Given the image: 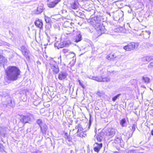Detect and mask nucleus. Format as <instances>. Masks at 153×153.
I'll use <instances>...</instances> for the list:
<instances>
[{
  "mask_svg": "<svg viewBox=\"0 0 153 153\" xmlns=\"http://www.w3.org/2000/svg\"><path fill=\"white\" fill-rule=\"evenodd\" d=\"M88 22L96 29L98 36L101 35L106 31L104 26L101 24V20L99 17H94L89 20Z\"/></svg>",
  "mask_w": 153,
  "mask_h": 153,
  "instance_id": "obj_1",
  "label": "nucleus"
},
{
  "mask_svg": "<svg viewBox=\"0 0 153 153\" xmlns=\"http://www.w3.org/2000/svg\"><path fill=\"white\" fill-rule=\"evenodd\" d=\"M7 78L12 81L16 80L19 75V70L15 66H9L6 70Z\"/></svg>",
  "mask_w": 153,
  "mask_h": 153,
  "instance_id": "obj_2",
  "label": "nucleus"
},
{
  "mask_svg": "<svg viewBox=\"0 0 153 153\" xmlns=\"http://www.w3.org/2000/svg\"><path fill=\"white\" fill-rule=\"evenodd\" d=\"M49 62L50 68L53 73L56 74H57L59 70L58 66L57 65L56 62L52 58L50 59Z\"/></svg>",
  "mask_w": 153,
  "mask_h": 153,
  "instance_id": "obj_3",
  "label": "nucleus"
},
{
  "mask_svg": "<svg viewBox=\"0 0 153 153\" xmlns=\"http://www.w3.org/2000/svg\"><path fill=\"white\" fill-rule=\"evenodd\" d=\"M21 51L27 60H29L30 59V53L26 44H25L21 47Z\"/></svg>",
  "mask_w": 153,
  "mask_h": 153,
  "instance_id": "obj_4",
  "label": "nucleus"
},
{
  "mask_svg": "<svg viewBox=\"0 0 153 153\" xmlns=\"http://www.w3.org/2000/svg\"><path fill=\"white\" fill-rule=\"evenodd\" d=\"M139 44L137 43H130L124 47L123 49L127 51H131L135 48H137Z\"/></svg>",
  "mask_w": 153,
  "mask_h": 153,
  "instance_id": "obj_5",
  "label": "nucleus"
},
{
  "mask_svg": "<svg viewBox=\"0 0 153 153\" xmlns=\"http://www.w3.org/2000/svg\"><path fill=\"white\" fill-rule=\"evenodd\" d=\"M75 128L78 129L77 133L78 136L80 137H85L86 135L83 132V129L80 124H78L76 126Z\"/></svg>",
  "mask_w": 153,
  "mask_h": 153,
  "instance_id": "obj_6",
  "label": "nucleus"
},
{
  "mask_svg": "<svg viewBox=\"0 0 153 153\" xmlns=\"http://www.w3.org/2000/svg\"><path fill=\"white\" fill-rule=\"evenodd\" d=\"M121 56L119 54V53L116 52L115 53H111L108 55L106 58L108 60H114V59H120L121 58Z\"/></svg>",
  "mask_w": 153,
  "mask_h": 153,
  "instance_id": "obj_7",
  "label": "nucleus"
},
{
  "mask_svg": "<svg viewBox=\"0 0 153 153\" xmlns=\"http://www.w3.org/2000/svg\"><path fill=\"white\" fill-rule=\"evenodd\" d=\"M20 122H21L22 123L23 126L25 123H28L30 120V118L28 116L20 115Z\"/></svg>",
  "mask_w": 153,
  "mask_h": 153,
  "instance_id": "obj_8",
  "label": "nucleus"
},
{
  "mask_svg": "<svg viewBox=\"0 0 153 153\" xmlns=\"http://www.w3.org/2000/svg\"><path fill=\"white\" fill-rule=\"evenodd\" d=\"M94 150L95 153H98L100 151V149L102 147V143H98L96 142L95 143L94 145Z\"/></svg>",
  "mask_w": 153,
  "mask_h": 153,
  "instance_id": "obj_9",
  "label": "nucleus"
},
{
  "mask_svg": "<svg viewBox=\"0 0 153 153\" xmlns=\"http://www.w3.org/2000/svg\"><path fill=\"white\" fill-rule=\"evenodd\" d=\"M50 2L48 4V5L50 7H54L60 0H49Z\"/></svg>",
  "mask_w": 153,
  "mask_h": 153,
  "instance_id": "obj_10",
  "label": "nucleus"
},
{
  "mask_svg": "<svg viewBox=\"0 0 153 153\" xmlns=\"http://www.w3.org/2000/svg\"><path fill=\"white\" fill-rule=\"evenodd\" d=\"M115 133V131L114 129L111 128L108 129L105 132V134L106 135L113 137Z\"/></svg>",
  "mask_w": 153,
  "mask_h": 153,
  "instance_id": "obj_11",
  "label": "nucleus"
},
{
  "mask_svg": "<svg viewBox=\"0 0 153 153\" xmlns=\"http://www.w3.org/2000/svg\"><path fill=\"white\" fill-rule=\"evenodd\" d=\"M151 33L149 31H143L140 35L143 36L144 39H147L149 38Z\"/></svg>",
  "mask_w": 153,
  "mask_h": 153,
  "instance_id": "obj_12",
  "label": "nucleus"
},
{
  "mask_svg": "<svg viewBox=\"0 0 153 153\" xmlns=\"http://www.w3.org/2000/svg\"><path fill=\"white\" fill-rule=\"evenodd\" d=\"M76 36L75 37V42H77L81 40L82 37L80 32L79 31L77 30L76 32Z\"/></svg>",
  "mask_w": 153,
  "mask_h": 153,
  "instance_id": "obj_13",
  "label": "nucleus"
},
{
  "mask_svg": "<svg viewBox=\"0 0 153 153\" xmlns=\"http://www.w3.org/2000/svg\"><path fill=\"white\" fill-rule=\"evenodd\" d=\"M78 3L77 0H73L71 3V7L74 9H76L78 7Z\"/></svg>",
  "mask_w": 153,
  "mask_h": 153,
  "instance_id": "obj_14",
  "label": "nucleus"
},
{
  "mask_svg": "<svg viewBox=\"0 0 153 153\" xmlns=\"http://www.w3.org/2000/svg\"><path fill=\"white\" fill-rule=\"evenodd\" d=\"M68 74L65 72H61L59 74L58 79L60 80H62L65 79L67 76Z\"/></svg>",
  "mask_w": 153,
  "mask_h": 153,
  "instance_id": "obj_15",
  "label": "nucleus"
},
{
  "mask_svg": "<svg viewBox=\"0 0 153 153\" xmlns=\"http://www.w3.org/2000/svg\"><path fill=\"white\" fill-rule=\"evenodd\" d=\"M40 128L41 131L42 133L43 134H46V132L48 129V126L45 124H43L42 126H41Z\"/></svg>",
  "mask_w": 153,
  "mask_h": 153,
  "instance_id": "obj_16",
  "label": "nucleus"
},
{
  "mask_svg": "<svg viewBox=\"0 0 153 153\" xmlns=\"http://www.w3.org/2000/svg\"><path fill=\"white\" fill-rule=\"evenodd\" d=\"M7 62V60L2 55L0 54V66H3Z\"/></svg>",
  "mask_w": 153,
  "mask_h": 153,
  "instance_id": "obj_17",
  "label": "nucleus"
},
{
  "mask_svg": "<svg viewBox=\"0 0 153 153\" xmlns=\"http://www.w3.org/2000/svg\"><path fill=\"white\" fill-rule=\"evenodd\" d=\"M35 25L39 28L42 27L43 23L42 21L39 19L36 20L35 22Z\"/></svg>",
  "mask_w": 153,
  "mask_h": 153,
  "instance_id": "obj_18",
  "label": "nucleus"
},
{
  "mask_svg": "<svg viewBox=\"0 0 153 153\" xmlns=\"http://www.w3.org/2000/svg\"><path fill=\"white\" fill-rule=\"evenodd\" d=\"M54 46L55 47H56L57 49H59V48L64 47L65 45L61 41H58L56 42L54 44Z\"/></svg>",
  "mask_w": 153,
  "mask_h": 153,
  "instance_id": "obj_19",
  "label": "nucleus"
},
{
  "mask_svg": "<svg viewBox=\"0 0 153 153\" xmlns=\"http://www.w3.org/2000/svg\"><path fill=\"white\" fill-rule=\"evenodd\" d=\"M153 59V56H147L143 58L142 59L143 61L149 62Z\"/></svg>",
  "mask_w": 153,
  "mask_h": 153,
  "instance_id": "obj_20",
  "label": "nucleus"
},
{
  "mask_svg": "<svg viewBox=\"0 0 153 153\" xmlns=\"http://www.w3.org/2000/svg\"><path fill=\"white\" fill-rule=\"evenodd\" d=\"M96 94L100 97H104L105 96V92L102 91H97L96 92Z\"/></svg>",
  "mask_w": 153,
  "mask_h": 153,
  "instance_id": "obj_21",
  "label": "nucleus"
},
{
  "mask_svg": "<svg viewBox=\"0 0 153 153\" xmlns=\"http://www.w3.org/2000/svg\"><path fill=\"white\" fill-rule=\"evenodd\" d=\"M103 133L102 132L99 133L97 136L96 138L97 141L100 142L103 138Z\"/></svg>",
  "mask_w": 153,
  "mask_h": 153,
  "instance_id": "obj_22",
  "label": "nucleus"
},
{
  "mask_svg": "<svg viewBox=\"0 0 153 153\" xmlns=\"http://www.w3.org/2000/svg\"><path fill=\"white\" fill-rule=\"evenodd\" d=\"M43 7L42 4L39 6L36 10V13L38 14L41 13L43 11Z\"/></svg>",
  "mask_w": 153,
  "mask_h": 153,
  "instance_id": "obj_23",
  "label": "nucleus"
},
{
  "mask_svg": "<svg viewBox=\"0 0 153 153\" xmlns=\"http://www.w3.org/2000/svg\"><path fill=\"white\" fill-rule=\"evenodd\" d=\"M101 82H108L110 81V78L108 77H103L101 76Z\"/></svg>",
  "mask_w": 153,
  "mask_h": 153,
  "instance_id": "obj_24",
  "label": "nucleus"
},
{
  "mask_svg": "<svg viewBox=\"0 0 153 153\" xmlns=\"http://www.w3.org/2000/svg\"><path fill=\"white\" fill-rule=\"evenodd\" d=\"M142 81L145 83L148 84L150 82V79L146 76H143L142 78Z\"/></svg>",
  "mask_w": 153,
  "mask_h": 153,
  "instance_id": "obj_25",
  "label": "nucleus"
},
{
  "mask_svg": "<svg viewBox=\"0 0 153 153\" xmlns=\"http://www.w3.org/2000/svg\"><path fill=\"white\" fill-rule=\"evenodd\" d=\"M89 79H91L92 80H95L97 82H101V76H93L91 78L89 77Z\"/></svg>",
  "mask_w": 153,
  "mask_h": 153,
  "instance_id": "obj_26",
  "label": "nucleus"
},
{
  "mask_svg": "<svg viewBox=\"0 0 153 153\" xmlns=\"http://www.w3.org/2000/svg\"><path fill=\"white\" fill-rule=\"evenodd\" d=\"M59 16L60 15L59 14H55L51 16V18L53 19L56 21H58L59 19Z\"/></svg>",
  "mask_w": 153,
  "mask_h": 153,
  "instance_id": "obj_27",
  "label": "nucleus"
},
{
  "mask_svg": "<svg viewBox=\"0 0 153 153\" xmlns=\"http://www.w3.org/2000/svg\"><path fill=\"white\" fill-rule=\"evenodd\" d=\"M65 138L69 142L71 141L72 138L67 133H65L64 136Z\"/></svg>",
  "mask_w": 153,
  "mask_h": 153,
  "instance_id": "obj_28",
  "label": "nucleus"
},
{
  "mask_svg": "<svg viewBox=\"0 0 153 153\" xmlns=\"http://www.w3.org/2000/svg\"><path fill=\"white\" fill-rule=\"evenodd\" d=\"M71 23L67 21H65L63 24V26L65 27H69L71 26Z\"/></svg>",
  "mask_w": 153,
  "mask_h": 153,
  "instance_id": "obj_29",
  "label": "nucleus"
},
{
  "mask_svg": "<svg viewBox=\"0 0 153 153\" xmlns=\"http://www.w3.org/2000/svg\"><path fill=\"white\" fill-rule=\"evenodd\" d=\"M126 122V120L125 119H122L120 121V124L122 127L125 126V124Z\"/></svg>",
  "mask_w": 153,
  "mask_h": 153,
  "instance_id": "obj_30",
  "label": "nucleus"
},
{
  "mask_svg": "<svg viewBox=\"0 0 153 153\" xmlns=\"http://www.w3.org/2000/svg\"><path fill=\"white\" fill-rule=\"evenodd\" d=\"M36 122L40 127L42 125L43 122L42 120L41 119L37 120L36 121Z\"/></svg>",
  "mask_w": 153,
  "mask_h": 153,
  "instance_id": "obj_31",
  "label": "nucleus"
},
{
  "mask_svg": "<svg viewBox=\"0 0 153 153\" xmlns=\"http://www.w3.org/2000/svg\"><path fill=\"white\" fill-rule=\"evenodd\" d=\"M120 94H117V95H116V96H114V97H113L112 98V100L113 101L115 102L116 101L117 99L118 98V97H120Z\"/></svg>",
  "mask_w": 153,
  "mask_h": 153,
  "instance_id": "obj_32",
  "label": "nucleus"
},
{
  "mask_svg": "<svg viewBox=\"0 0 153 153\" xmlns=\"http://www.w3.org/2000/svg\"><path fill=\"white\" fill-rule=\"evenodd\" d=\"M8 105H9L11 107H13L14 105V104L13 101H12V100H10V102L7 103Z\"/></svg>",
  "mask_w": 153,
  "mask_h": 153,
  "instance_id": "obj_33",
  "label": "nucleus"
},
{
  "mask_svg": "<svg viewBox=\"0 0 153 153\" xmlns=\"http://www.w3.org/2000/svg\"><path fill=\"white\" fill-rule=\"evenodd\" d=\"M146 45L148 48L153 47V44H152L149 42L146 43Z\"/></svg>",
  "mask_w": 153,
  "mask_h": 153,
  "instance_id": "obj_34",
  "label": "nucleus"
},
{
  "mask_svg": "<svg viewBox=\"0 0 153 153\" xmlns=\"http://www.w3.org/2000/svg\"><path fill=\"white\" fill-rule=\"evenodd\" d=\"M45 20L46 23H49L50 20V18L48 17L45 16Z\"/></svg>",
  "mask_w": 153,
  "mask_h": 153,
  "instance_id": "obj_35",
  "label": "nucleus"
},
{
  "mask_svg": "<svg viewBox=\"0 0 153 153\" xmlns=\"http://www.w3.org/2000/svg\"><path fill=\"white\" fill-rule=\"evenodd\" d=\"M136 151L135 150H130L128 151L127 153H136Z\"/></svg>",
  "mask_w": 153,
  "mask_h": 153,
  "instance_id": "obj_36",
  "label": "nucleus"
},
{
  "mask_svg": "<svg viewBox=\"0 0 153 153\" xmlns=\"http://www.w3.org/2000/svg\"><path fill=\"white\" fill-rule=\"evenodd\" d=\"M148 67L149 68H153V62H151L148 65Z\"/></svg>",
  "mask_w": 153,
  "mask_h": 153,
  "instance_id": "obj_37",
  "label": "nucleus"
},
{
  "mask_svg": "<svg viewBox=\"0 0 153 153\" xmlns=\"http://www.w3.org/2000/svg\"><path fill=\"white\" fill-rule=\"evenodd\" d=\"M68 51V50L66 49H62V52L64 53H65Z\"/></svg>",
  "mask_w": 153,
  "mask_h": 153,
  "instance_id": "obj_38",
  "label": "nucleus"
},
{
  "mask_svg": "<svg viewBox=\"0 0 153 153\" xmlns=\"http://www.w3.org/2000/svg\"><path fill=\"white\" fill-rule=\"evenodd\" d=\"M78 81L79 83V85L82 87V88H83L84 89L85 88V87H84V85L81 82V81H80V80H79Z\"/></svg>",
  "mask_w": 153,
  "mask_h": 153,
  "instance_id": "obj_39",
  "label": "nucleus"
},
{
  "mask_svg": "<svg viewBox=\"0 0 153 153\" xmlns=\"http://www.w3.org/2000/svg\"><path fill=\"white\" fill-rule=\"evenodd\" d=\"M135 130V125H133L132 126V131H133V132Z\"/></svg>",
  "mask_w": 153,
  "mask_h": 153,
  "instance_id": "obj_40",
  "label": "nucleus"
},
{
  "mask_svg": "<svg viewBox=\"0 0 153 153\" xmlns=\"http://www.w3.org/2000/svg\"><path fill=\"white\" fill-rule=\"evenodd\" d=\"M32 153H41V152L39 151H34V152H32Z\"/></svg>",
  "mask_w": 153,
  "mask_h": 153,
  "instance_id": "obj_41",
  "label": "nucleus"
},
{
  "mask_svg": "<svg viewBox=\"0 0 153 153\" xmlns=\"http://www.w3.org/2000/svg\"><path fill=\"white\" fill-rule=\"evenodd\" d=\"M119 31H120V29H119V28H116V29L115 30V31H116V32H119Z\"/></svg>",
  "mask_w": 153,
  "mask_h": 153,
  "instance_id": "obj_42",
  "label": "nucleus"
},
{
  "mask_svg": "<svg viewBox=\"0 0 153 153\" xmlns=\"http://www.w3.org/2000/svg\"><path fill=\"white\" fill-rule=\"evenodd\" d=\"M58 58L59 59H60V62L61 63V62H62L61 56H60Z\"/></svg>",
  "mask_w": 153,
  "mask_h": 153,
  "instance_id": "obj_43",
  "label": "nucleus"
},
{
  "mask_svg": "<svg viewBox=\"0 0 153 153\" xmlns=\"http://www.w3.org/2000/svg\"><path fill=\"white\" fill-rule=\"evenodd\" d=\"M0 134L2 136H4L5 134L3 133H2L1 131H0Z\"/></svg>",
  "mask_w": 153,
  "mask_h": 153,
  "instance_id": "obj_44",
  "label": "nucleus"
},
{
  "mask_svg": "<svg viewBox=\"0 0 153 153\" xmlns=\"http://www.w3.org/2000/svg\"><path fill=\"white\" fill-rule=\"evenodd\" d=\"M151 134L152 135H153V129L151 131Z\"/></svg>",
  "mask_w": 153,
  "mask_h": 153,
  "instance_id": "obj_45",
  "label": "nucleus"
},
{
  "mask_svg": "<svg viewBox=\"0 0 153 153\" xmlns=\"http://www.w3.org/2000/svg\"><path fill=\"white\" fill-rule=\"evenodd\" d=\"M114 153H118V152L117 151H114L113 152Z\"/></svg>",
  "mask_w": 153,
  "mask_h": 153,
  "instance_id": "obj_46",
  "label": "nucleus"
},
{
  "mask_svg": "<svg viewBox=\"0 0 153 153\" xmlns=\"http://www.w3.org/2000/svg\"><path fill=\"white\" fill-rule=\"evenodd\" d=\"M73 53V54H74V56H73V57H74V56H75V54H74V53Z\"/></svg>",
  "mask_w": 153,
  "mask_h": 153,
  "instance_id": "obj_47",
  "label": "nucleus"
},
{
  "mask_svg": "<svg viewBox=\"0 0 153 153\" xmlns=\"http://www.w3.org/2000/svg\"><path fill=\"white\" fill-rule=\"evenodd\" d=\"M10 31H9V33H10Z\"/></svg>",
  "mask_w": 153,
  "mask_h": 153,
  "instance_id": "obj_48",
  "label": "nucleus"
}]
</instances>
